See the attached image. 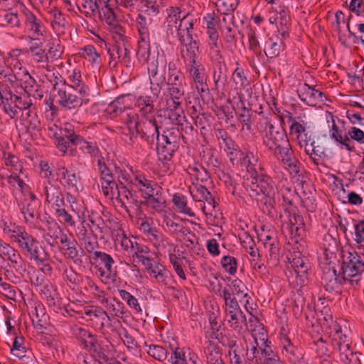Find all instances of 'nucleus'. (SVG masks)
I'll return each instance as SVG.
<instances>
[{
	"instance_id": "nucleus-40",
	"label": "nucleus",
	"mask_w": 364,
	"mask_h": 364,
	"mask_svg": "<svg viewBox=\"0 0 364 364\" xmlns=\"http://www.w3.org/2000/svg\"><path fill=\"white\" fill-rule=\"evenodd\" d=\"M183 84H178L173 86H168L167 92L170 101H167V105L177 108L181 105V99L184 95Z\"/></svg>"
},
{
	"instance_id": "nucleus-33",
	"label": "nucleus",
	"mask_w": 364,
	"mask_h": 364,
	"mask_svg": "<svg viewBox=\"0 0 364 364\" xmlns=\"http://www.w3.org/2000/svg\"><path fill=\"white\" fill-rule=\"evenodd\" d=\"M134 184L136 186H140L139 191L142 197L156 191L157 188H161L156 182L149 179L144 173L139 172L134 173Z\"/></svg>"
},
{
	"instance_id": "nucleus-56",
	"label": "nucleus",
	"mask_w": 364,
	"mask_h": 364,
	"mask_svg": "<svg viewBox=\"0 0 364 364\" xmlns=\"http://www.w3.org/2000/svg\"><path fill=\"white\" fill-rule=\"evenodd\" d=\"M3 159L4 164L10 167L11 172H23V164L17 156L11 153H4Z\"/></svg>"
},
{
	"instance_id": "nucleus-59",
	"label": "nucleus",
	"mask_w": 364,
	"mask_h": 364,
	"mask_svg": "<svg viewBox=\"0 0 364 364\" xmlns=\"http://www.w3.org/2000/svg\"><path fill=\"white\" fill-rule=\"evenodd\" d=\"M119 294L122 299L125 301L127 305L133 309L134 313L141 314L142 309L139 304L138 299L126 290H119Z\"/></svg>"
},
{
	"instance_id": "nucleus-14",
	"label": "nucleus",
	"mask_w": 364,
	"mask_h": 364,
	"mask_svg": "<svg viewBox=\"0 0 364 364\" xmlns=\"http://www.w3.org/2000/svg\"><path fill=\"white\" fill-rule=\"evenodd\" d=\"M60 250L65 258L71 259L76 265L82 264V256L85 255V250L81 247L77 248V242L71 236L62 235L60 237Z\"/></svg>"
},
{
	"instance_id": "nucleus-26",
	"label": "nucleus",
	"mask_w": 364,
	"mask_h": 364,
	"mask_svg": "<svg viewBox=\"0 0 364 364\" xmlns=\"http://www.w3.org/2000/svg\"><path fill=\"white\" fill-rule=\"evenodd\" d=\"M225 320L229 326L238 333L247 329L246 316L241 309L225 313Z\"/></svg>"
},
{
	"instance_id": "nucleus-34",
	"label": "nucleus",
	"mask_w": 364,
	"mask_h": 364,
	"mask_svg": "<svg viewBox=\"0 0 364 364\" xmlns=\"http://www.w3.org/2000/svg\"><path fill=\"white\" fill-rule=\"evenodd\" d=\"M144 200L141 201V205L150 207L156 211H161L166 203L163 197L162 188H157L156 191L142 197Z\"/></svg>"
},
{
	"instance_id": "nucleus-53",
	"label": "nucleus",
	"mask_w": 364,
	"mask_h": 364,
	"mask_svg": "<svg viewBox=\"0 0 364 364\" xmlns=\"http://www.w3.org/2000/svg\"><path fill=\"white\" fill-rule=\"evenodd\" d=\"M349 105L351 107H360V111L355 112L352 110H348L346 112L348 119L353 124H363L364 121V106L353 100H350L349 102Z\"/></svg>"
},
{
	"instance_id": "nucleus-10",
	"label": "nucleus",
	"mask_w": 364,
	"mask_h": 364,
	"mask_svg": "<svg viewBox=\"0 0 364 364\" xmlns=\"http://www.w3.org/2000/svg\"><path fill=\"white\" fill-rule=\"evenodd\" d=\"M114 38L121 42H116L108 50L110 56L109 65L115 68L118 63H121L127 68L133 67L130 50L124 43L126 37L123 40H119L118 37Z\"/></svg>"
},
{
	"instance_id": "nucleus-64",
	"label": "nucleus",
	"mask_w": 364,
	"mask_h": 364,
	"mask_svg": "<svg viewBox=\"0 0 364 364\" xmlns=\"http://www.w3.org/2000/svg\"><path fill=\"white\" fill-rule=\"evenodd\" d=\"M215 136L219 141L220 145L224 146V150L225 149L231 148L232 149V146L236 145V143L233 141V139L229 136L227 131L225 129H218L215 130Z\"/></svg>"
},
{
	"instance_id": "nucleus-29",
	"label": "nucleus",
	"mask_w": 364,
	"mask_h": 364,
	"mask_svg": "<svg viewBox=\"0 0 364 364\" xmlns=\"http://www.w3.org/2000/svg\"><path fill=\"white\" fill-rule=\"evenodd\" d=\"M41 296L46 299L48 305L53 307V310L57 311L60 309L57 289L48 280H46L45 284L38 289Z\"/></svg>"
},
{
	"instance_id": "nucleus-7",
	"label": "nucleus",
	"mask_w": 364,
	"mask_h": 364,
	"mask_svg": "<svg viewBox=\"0 0 364 364\" xmlns=\"http://www.w3.org/2000/svg\"><path fill=\"white\" fill-rule=\"evenodd\" d=\"M53 89L57 91L58 105L65 110H78L83 104L88 102V99L78 97L77 90L65 81L63 84L56 82Z\"/></svg>"
},
{
	"instance_id": "nucleus-48",
	"label": "nucleus",
	"mask_w": 364,
	"mask_h": 364,
	"mask_svg": "<svg viewBox=\"0 0 364 364\" xmlns=\"http://www.w3.org/2000/svg\"><path fill=\"white\" fill-rule=\"evenodd\" d=\"M33 60L39 64V67L46 69L47 71H51V65H50L49 56L46 52V49L35 48L31 53Z\"/></svg>"
},
{
	"instance_id": "nucleus-54",
	"label": "nucleus",
	"mask_w": 364,
	"mask_h": 364,
	"mask_svg": "<svg viewBox=\"0 0 364 364\" xmlns=\"http://www.w3.org/2000/svg\"><path fill=\"white\" fill-rule=\"evenodd\" d=\"M63 278L72 289H75L77 287L82 280V276L77 274L72 267L70 268L65 267Z\"/></svg>"
},
{
	"instance_id": "nucleus-15",
	"label": "nucleus",
	"mask_w": 364,
	"mask_h": 364,
	"mask_svg": "<svg viewBox=\"0 0 364 364\" xmlns=\"http://www.w3.org/2000/svg\"><path fill=\"white\" fill-rule=\"evenodd\" d=\"M21 13L24 16L26 29L32 35L31 38L36 40L39 36H43L45 26L41 19L37 17L24 4H21Z\"/></svg>"
},
{
	"instance_id": "nucleus-24",
	"label": "nucleus",
	"mask_w": 364,
	"mask_h": 364,
	"mask_svg": "<svg viewBox=\"0 0 364 364\" xmlns=\"http://www.w3.org/2000/svg\"><path fill=\"white\" fill-rule=\"evenodd\" d=\"M281 346L283 355L292 364H300L303 360L302 350L295 346L288 336H284L281 340Z\"/></svg>"
},
{
	"instance_id": "nucleus-37",
	"label": "nucleus",
	"mask_w": 364,
	"mask_h": 364,
	"mask_svg": "<svg viewBox=\"0 0 364 364\" xmlns=\"http://www.w3.org/2000/svg\"><path fill=\"white\" fill-rule=\"evenodd\" d=\"M150 277H154L158 282L168 287L171 280V272L161 263L155 262L154 266L148 270Z\"/></svg>"
},
{
	"instance_id": "nucleus-30",
	"label": "nucleus",
	"mask_w": 364,
	"mask_h": 364,
	"mask_svg": "<svg viewBox=\"0 0 364 364\" xmlns=\"http://www.w3.org/2000/svg\"><path fill=\"white\" fill-rule=\"evenodd\" d=\"M33 325L35 328L43 330L45 328L48 316L46 314L44 305L41 302L35 303V306L29 312Z\"/></svg>"
},
{
	"instance_id": "nucleus-36",
	"label": "nucleus",
	"mask_w": 364,
	"mask_h": 364,
	"mask_svg": "<svg viewBox=\"0 0 364 364\" xmlns=\"http://www.w3.org/2000/svg\"><path fill=\"white\" fill-rule=\"evenodd\" d=\"M1 254L7 256L8 259L11 263V267L16 272H21L26 271L25 264L21 255L9 245L5 244Z\"/></svg>"
},
{
	"instance_id": "nucleus-2",
	"label": "nucleus",
	"mask_w": 364,
	"mask_h": 364,
	"mask_svg": "<svg viewBox=\"0 0 364 364\" xmlns=\"http://www.w3.org/2000/svg\"><path fill=\"white\" fill-rule=\"evenodd\" d=\"M288 114V122L291 123V134H296L300 148L304 149L313 162L318 165L317 159L313 155L321 158L325 155L323 149L320 146H316L315 135L307 131L306 122L303 120L296 121L290 112Z\"/></svg>"
},
{
	"instance_id": "nucleus-1",
	"label": "nucleus",
	"mask_w": 364,
	"mask_h": 364,
	"mask_svg": "<svg viewBox=\"0 0 364 364\" xmlns=\"http://www.w3.org/2000/svg\"><path fill=\"white\" fill-rule=\"evenodd\" d=\"M268 130L263 136V144L273 156L286 165L291 173L298 174L300 171L299 162L293 154L291 144L285 130L267 122Z\"/></svg>"
},
{
	"instance_id": "nucleus-22",
	"label": "nucleus",
	"mask_w": 364,
	"mask_h": 364,
	"mask_svg": "<svg viewBox=\"0 0 364 364\" xmlns=\"http://www.w3.org/2000/svg\"><path fill=\"white\" fill-rule=\"evenodd\" d=\"M19 86L28 96H33L39 100L43 97V91L41 88L40 85L38 84L28 71H25L22 77L19 79Z\"/></svg>"
},
{
	"instance_id": "nucleus-19",
	"label": "nucleus",
	"mask_w": 364,
	"mask_h": 364,
	"mask_svg": "<svg viewBox=\"0 0 364 364\" xmlns=\"http://www.w3.org/2000/svg\"><path fill=\"white\" fill-rule=\"evenodd\" d=\"M297 94L299 99L309 106L315 107L318 103L323 102L326 100L323 92L316 90L314 87L304 83L297 89Z\"/></svg>"
},
{
	"instance_id": "nucleus-41",
	"label": "nucleus",
	"mask_w": 364,
	"mask_h": 364,
	"mask_svg": "<svg viewBox=\"0 0 364 364\" xmlns=\"http://www.w3.org/2000/svg\"><path fill=\"white\" fill-rule=\"evenodd\" d=\"M0 21L4 26L9 27L14 30H18L21 28L22 21L18 13L14 10L4 12L0 15Z\"/></svg>"
},
{
	"instance_id": "nucleus-63",
	"label": "nucleus",
	"mask_w": 364,
	"mask_h": 364,
	"mask_svg": "<svg viewBox=\"0 0 364 364\" xmlns=\"http://www.w3.org/2000/svg\"><path fill=\"white\" fill-rule=\"evenodd\" d=\"M247 36L249 41V49L251 50L257 55H261V46L257 37V31L250 28L248 30Z\"/></svg>"
},
{
	"instance_id": "nucleus-44",
	"label": "nucleus",
	"mask_w": 364,
	"mask_h": 364,
	"mask_svg": "<svg viewBox=\"0 0 364 364\" xmlns=\"http://www.w3.org/2000/svg\"><path fill=\"white\" fill-rule=\"evenodd\" d=\"M167 17L165 24L171 33L173 29L177 28L178 23L180 21L183 16H181V11L179 7L170 6L166 9Z\"/></svg>"
},
{
	"instance_id": "nucleus-13",
	"label": "nucleus",
	"mask_w": 364,
	"mask_h": 364,
	"mask_svg": "<svg viewBox=\"0 0 364 364\" xmlns=\"http://www.w3.org/2000/svg\"><path fill=\"white\" fill-rule=\"evenodd\" d=\"M323 274L321 276V282L323 284L325 289L331 293L341 294L343 286L346 284L343 282V276L341 279L338 278L340 273L337 274L336 270L333 267L329 264H325L322 267Z\"/></svg>"
},
{
	"instance_id": "nucleus-18",
	"label": "nucleus",
	"mask_w": 364,
	"mask_h": 364,
	"mask_svg": "<svg viewBox=\"0 0 364 364\" xmlns=\"http://www.w3.org/2000/svg\"><path fill=\"white\" fill-rule=\"evenodd\" d=\"M159 128L156 119H146L136 124V132L141 139L150 145L159 137Z\"/></svg>"
},
{
	"instance_id": "nucleus-51",
	"label": "nucleus",
	"mask_w": 364,
	"mask_h": 364,
	"mask_svg": "<svg viewBox=\"0 0 364 364\" xmlns=\"http://www.w3.org/2000/svg\"><path fill=\"white\" fill-rule=\"evenodd\" d=\"M151 47L150 38H139L136 56L140 62L149 63L150 60Z\"/></svg>"
},
{
	"instance_id": "nucleus-3",
	"label": "nucleus",
	"mask_w": 364,
	"mask_h": 364,
	"mask_svg": "<svg viewBox=\"0 0 364 364\" xmlns=\"http://www.w3.org/2000/svg\"><path fill=\"white\" fill-rule=\"evenodd\" d=\"M181 139L187 143L186 137L176 127L163 130L156 140V151L159 160L170 161L180 146Z\"/></svg>"
},
{
	"instance_id": "nucleus-23",
	"label": "nucleus",
	"mask_w": 364,
	"mask_h": 364,
	"mask_svg": "<svg viewBox=\"0 0 364 364\" xmlns=\"http://www.w3.org/2000/svg\"><path fill=\"white\" fill-rule=\"evenodd\" d=\"M43 193L46 197V203L52 204L55 208L65 206L64 195L58 185L48 182L44 186Z\"/></svg>"
},
{
	"instance_id": "nucleus-31",
	"label": "nucleus",
	"mask_w": 364,
	"mask_h": 364,
	"mask_svg": "<svg viewBox=\"0 0 364 364\" xmlns=\"http://www.w3.org/2000/svg\"><path fill=\"white\" fill-rule=\"evenodd\" d=\"M56 175L60 178L61 184L68 188H75L80 181V176L70 171L64 166H59L56 170Z\"/></svg>"
},
{
	"instance_id": "nucleus-39",
	"label": "nucleus",
	"mask_w": 364,
	"mask_h": 364,
	"mask_svg": "<svg viewBox=\"0 0 364 364\" xmlns=\"http://www.w3.org/2000/svg\"><path fill=\"white\" fill-rule=\"evenodd\" d=\"M22 124L26 132L30 134H36V132L41 130V122L36 114L30 110L22 114Z\"/></svg>"
},
{
	"instance_id": "nucleus-11",
	"label": "nucleus",
	"mask_w": 364,
	"mask_h": 364,
	"mask_svg": "<svg viewBox=\"0 0 364 364\" xmlns=\"http://www.w3.org/2000/svg\"><path fill=\"white\" fill-rule=\"evenodd\" d=\"M97 14L101 20L105 21L109 26V31L114 35L113 38L118 37L119 40L125 38V29L119 23L114 8L110 4L100 6Z\"/></svg>"
},
{
	"instance_id": "nucleus-58",
	"label": "nucleus",
	"mask_w": 364,
	"mask_h": 364,
	"mask_svg": "<svg viewBox=\"0 0 364 364\" xmlns=\"http://www.w3.org/2000/svg\"><path fill=\"white\" fill-rule=\"evenodd\" d=\"M24 338L23 336H16L12 347L11 348V353L18 358L26 357L28 350L23 345Z\"/></svg>"
},
{
	"instance_id": "nucleus-47",
	"label": "nucleus",
	"mask_w": 364,
	"mask_h": 364,
	"mask_svg": "<svg viewBox=\"0 0 364 364\" xmlns=\"http://www.w3.org/2000/svg\"><path fill=\"white\" fill-rule=\"evenodd\" d=\"M195 113H192L191 118L194 121L195 125L200 129V134L205 136L210 132V126L208 122V117L205 113H196L195 107H192Z\"/></svg>"
},
{
	"instance_id": "nucleus-27",
	"label": "nucleus",
	"mask_w": 364,
	"mask_h": 364,
	"mask_svg": "<svg viewBox=\"0 0 364 364\" xmlns=\"http://www.w3.org/2000/svg\"><path fill=\"white\" fill-rule=\"evenodd\" d=\"M177 37L181 46L186 47V53L183 55H189L199 53L198 42L193 39L192 31L176 28Z\"/></svg>"
},
{
	"instance_id": "nucleus-5",
	"label": "nucleus",
	"mask_w": 364,
	"mask_h": 364,
	"mask_svg": "<svg viewBox=\"0 0 364 364\" xmlns=\"http://www.w3.org/2000/svg\"><path fill=\"white\" fill-rule=\"evenodd\" d=\"M364 272V261L357 252H348L341 264V275L346 287L355 289L360 285V274Z\"/></svg>"
},
{
	"instance_id": "nucleus-49",
	"label": "nucleus",
	"mask_w": 364,
	"mask_h": 364,
	"mask_svg": "<svg viewBox=\"0 0 364 364\" xmlns=\"http://www.w3.org/2000/svg\"><path fill=\"white\" fill-rule=\"evenodd\" d=\"M75 146H78L80 149L91 156H96L99 152V148L96 143L86 141L82 136L77 134L74 140Z\"/></svg>"
},
{
	"instance_id": "nucleus-62",
	"label": "nucleus",
	"mask_w": 364,
	"mask_h": 364,
	"mask_svg": "<svg viewBox=\"0 0 364 364\" xmlns=\"http://www.w3.org/2000/svg\"><path fill=\"white\" fill-rule=\"evenodd\" d=\"M240 0H218L216 3L217 11L222 14H228L236 9Z\"/></svg>"
},
{
	"instance_id": "nucleus-35",
	"label": "nucleus",
	"mask_w": 364,
	"mask_h": 364,
	"mask_svg": "<svg viewBox=\"0 0 364 364\" xmlns=\"http://www.w3.org/2000/svg\"><path fill=\"white\" fill-rule=\"evenodd\" d=\"M204 353L206 364H218L224 362L222 358V349L215 342L205 341Z\"/></svg>"
},
{
	"instance_id": "nucleus-46",
	"label": "nucleus",
	"mask_w": 364,
	"mask_h": 364,
	"mask_svg": "<svg viewBox=\"0 0 364 364\" xmlns=\"http://www.w3.org/2000/svg\"><path fill=\"white\" fill-rule=\"evenodd\" d=\"M172 202L179 213H183L190 217H193L195 215L191 208L188 206L187 198L182 193H174L173 196Z\"/></svg>"
},
{
	"instance_id": "nucleus-25",
	"label": "nucleus",
	"mask_w": 364,
	"mask_h": 364,
	"mask_svg": "<svg viewBox=\"0 0 364 364\" xmlns=\"http://www.w3.org/2000/svg\"><path fill=\"white\" fill-rule=\"evenodd\" d=\"M78 345L84 350L90 353L92 356L102 359L107 362V357L102 351L101 345L98 341L97 336L94 334L89 336V338H85L78 343Z\"/></svg>"
},
{
	"instance_id": "nucleus-28",
	"label": "nucleus",
	"mask_w": 364,
	"mask_h": 364,
	"mask_svg": "<svg viewBox=\"0 0 364 364\" xmlns=\"http://www.w3.org/2000/svg\"><path fill=\"white\" fill-rule=\"evenodd\" d=\"M85 221L82 223V227L78 228L77 237L83 243L85 250L89 253H93L96 247H98L97 235L94 234V230L87 229L85 225Z\"/></svg>"
},
{
	"instance_id": "nucleus-43",
	"label": "nucleus",
	"mask_w": 364,
	"mask_h": 364,
	"mask_svg": "<svg viewBox=\"0 0 364 364\" xmlns=\"http://www.w3.org/2000/svg\"><path fill=\"white\" fill-rule=\"evenodd\" d=\"M136 106L143 117H149L154 112V105L152 97L141 96L136 99Z\"/></svg>"
},
{
	"instance_id": "nucleus-4",
	"label": "nucleus",
	"mask_w": 364,
	"mask_h": 364,
	"mask_svg": "<svg viewBox=\"0 0 364 364\" xmlns=\"http://www.w3.org/2000/svg\"><path fill=\"white\" fill-rule=\"evenodd\" d=\"M199 53L189 55H183L186 63V69L189 77L195 85V88L203 100L205 95H209V87L207 84V74L205 66L199 60Z\"/></svg>"
},
{
	"instance_id": "nucleus-8",
	"label": "nucleus",
	"mask_w": 364,
	"mask_h": 364,
	"mask_svg": "<svg viewBox=\"0 0 364 364\" xmlns=\"http://www.w3.org/2000/svg\"><path fill=\"white\" fill-rule=\"evenodd\" d=\"M251 178V181L247 179L243 182V187L252 198L266 193H276L274 182L264 172Z\"/></svg>"
},
{
	"instance_id": "nucleus-20",
	"label": "nucleus",
	"mask_w": 364,
	"mask_h": 364,
	"mask_svg": "<svg viewBox=\"0 0 364 364\" xmlns=\"http://www.w3.org/2000/svg\"><path fill=\"white\" fill-rule=\"evenodd\" d=\"M333 355L335 360L340 361L343 364H361L360 353L354 351L351 345L344 344L341 346H333Z\"/></svg>"
},
{
	"instance_id": "nucleus-55",
	"label": "nucleus",
	"mask_w": 364,
	"mask_h": 364,
	"mask_svg": "<svg viewBox=\"0 0 364 364\" xmlns=\"http://www.w3.org/2000/svg\"><path fill=\"white\" fill-rule=\"evenodd\" d=\"M48 14L52 18V26L54 29L61 30L65 28L66 19L60 9L56 7L51 8Z\"/></svg>"
},
{
	"instance_id": "nucleus-52",
	"label": "nucleus",
	"mask_w": 364,
	"mask_h": 364,
	"mask_svg": "<svg viewBox=\"0 0 364 364\" xmlns=\"http://www.w3.org/2000/svg\"><path fill=\"white\" fill-rule=\"evenodd\" d=\"M226 343L223 342V345L228 347V354L230 357L234 353H245V349L242 347L240 340L235 335H228L226 336Z\"/></svg>"
},
{
	"instance_id": "nucleus-57",
	"label": "nucleus",
	"mask_w": 364,
	"mask_h": 364,
	"mask_svg": "<svg viewBox=\"0 0 364 364\" xmlns=\"http://www.w3.org/2000/svg\"><path fill=\"white\" fill-rule=\"evenodd\" d=\"M236 68L232 74V80L237 85L245 88L249 85V81L245 73L244 69L241 67L239 61L235 63Z\"/></svg>"
},
{
	"instance_id": "nucleus-45",
	"label": "nucleus",
	"mask_w": 364,
	"mask_h": 364,
	"mask_svg": "<svg viewBox=\"0 0 364 364\" xmlns=\"http://www.w3.org/2000/svg\"><path fill=\"white\" fill-rule=\"evenodd\" d=\"M121 196L129 201L130 203L134 205L137 208H141V203L137 200L136 193L129 190L127 186H122V189H119L118 196H117V200L121 203V207L127 209V206L121 198Z\"/></svg>"
},
{
	"instance_id": "nucleus-21",
	"label": "nucleus",
	"mask_w": 364,
	"mask_h": 364,
	"mask_svg": "<svg viewBox=\"0 0 364 364\" xmlns=\"http://www.w3.org/2000/svg\"><path fill=\"white\" fill-rule=\"evenodd\" d=\"M285 213H288L289 224L291 234L293 237H302L305 235L306 225L302 215L297 210L285 208Z\"/></svg>"
},
{
	"instance_id": "nucleus-38",
	"label": "nucleus",
	"mask_w": 364,
	"mask_h": 364,
	"mask_svg": "<svg viewBox=\"0 0 364 364\" xmlns=\"http://www.w3.org/2000/svg\"><path fill=\"white\" fill-rule=\"evenodd\" d=\"M283 47L282 39L278 36L269 37L264 43L263 51L267 58H274L279 55Z\"/></svg>"
},
{
	"instance_id": "nucleus-9",
	"label": "nucleus",
	"mask_w": 364,
	"mask_h": 364,
	"mask_svg": "<svg viewBox=\"0 0 364 364\" xmlns=\"http://www.w3.org/2000/svg\"><path fill=\"white\" fill-rule=\"evenodd\" d=\"M288 260L296 274L297 286L302 287L307 284L308 273L310 269L309 259L300 252H294L288 256Z\"/></svg>"
},
{
	"instance_id": "nucleus-50",
	"label": "nucleus",
	"mask_w": 364,
	"mask_h": 364,
	"mask_svg": "<svg viewBox=\"0 0 364 364\" xmlns=\"http://www.w3.org/2000/svg\"><path fill=\"white\" fill-rule=\"evenodd\" d=\"M213 78L217 88L223 87L225 85L227 81L225 63L213 65Z\"/></svg>"
},
{
	"instance_id": "nucleus-42",
	"label": "nucleus",
	"mask_w": 364,
	"mask_h": 364,
	"mask_svg": "<svg viewBox=\"0 0 364 364\" xmlns=\"http://www.w3.org/2000/svg\"><path fill=\"white\" fill-rule=\"evenodd\" d=\"M275 193H266L260 195V196L255 197L257 205L261 208L262 212L268 215L272 214L273 210L275 206Z\"/></svg>"
},
{
	"instance_id": "nucleus-60",
	"label": "nucleus",
	"mask_w": 364,
	"mask_h": 364,
	"mask_svg": "<svg viewBox=\"0 0 364 364\" xmlns=\"http://www.w3.org/2000/svg\"><path fill=\"white\" fill-rule=\"evenodd\" d=\"M47 235L53 240V242L50 244L53 246L58 245V240L60 241L62 235H66V233L63 232L57 223L53 222L48 223Z\"/></svg>"
},
{
	"instance_id": "nucleus-12",
	"label": "nucleus",
	"mask_w": 364,
	"mask_h": 364,
	"mask_svg": "<svg viewBox=\"0 0 364 364\" xmlns=\"http://www.w3.org/2000/svg\"><path fill=\"white\" fill-rule=\"evenodd\" d=\"M77 134L70 125L60 128L58 131L55 132L53 134L55 145L56 148L61 152L62 156H65L68 152L73 154V149L71 146H75L74 140L76 139Z\"/></svg>"
},
{
	"instance_id": "nucleus-16",
	"label": "nucleus",
	"mask_w": 364,
	"mask_h": 364,
	"mask_svg": "<svg viewBox=\"0 0 364 364\" xmlns=\"http://www.w3.org/2000/svg\"><path fill=\"white\" fill-rule=\"evenodd\" d=\"M146 9L138 14L136 19V28L139 35V38H150V30L154 23L153 16L159 13L160 8H158L154 12L151 8L144 6Z\"/></svg>"
},
{
	"instance_id": "nucleus-32",
	"label": "nucleus",
	"mask_w": 364,
	"mask_h": 364,
	"mask_svg": "<svg viewBox=\"0 0 364 364\" xmlns=\"http://www.w3.org/2000/svg\"><path fill=\"white\" fill-rule=\"evenodd\" d=\"M158 68H159V59H154L149 63H148V73L149 77L150 80V83L151 85V89L155 90H160L161 89L162 85L166 82L165 76L162 75H159L158 73Z\"/></svg>"
},
{
	"instance_id": "nucleus-17",
	"label": "nucleus",
	"mask_w": 364,
	"mask_h": 364,
	"mask_svg": "<svg viewBox=\"0 0 364 364\" xmlns=\"http://www.w3.org/2000/svg\"><path fill=\"white\" fill-rule=\"evenodd\" d=\"M93 255V259L96 260L100 265H103L105 268V269L102 267L99 269L100 277L115 281L117 272L114 267V258L110 255L101 251H95Z\"/></svg>"
},
{
	"instance_id": "nucleus-6",
	"label": "nucleus",
	"mask_w": 364,
	"mask_h": 364,
	"mask_svg": "<svg viewBox=\"0 0 364 364\" xmlns=\"http://www.w3.org/2000/svg\"><path fill=\"white\" fill-rule=\"evenodd\" d=\"M12 239L18 243L21 253L30 261H41L42 255H45V249L40 242L31 234L25 230L19 231L12 235Z\"/></svg>"
},
{
	"instance_id": "nucleus-61",
	"label": "nucleus",
	"mask_w": 364,
	"mask_h": 364,
	"mask_svg": "<svg viewBox=\"0 0 364 364\" xmlns=\"http://www.w3.org/2000/svg\"><path fill=\"white\" fill-rule=\"evenodd\" d=\"M120 132L122 139L124 143L129 146H132L137 139L138 133L134 127H121Z\"/></svg>"
}]
</instances>
